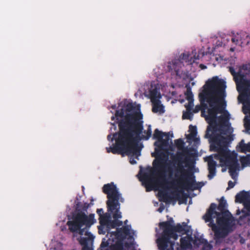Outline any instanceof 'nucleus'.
Instances as JSON below:
<instances>
[{"instance_id":"1","label":"nucleus","mask_w":250,"mask_h":250,"mask_svg":"<svg viewBox=\"0 0 250 250\" xmlns=\"http://www.w3.org/2000/svg\"><path fill=\"white\" fill-rule=\"evenodd\" d=\"M143 114L141 112H135L127 114L124 119L118 121L119 129L118 138L116 139V145L111 149L113 154H123L133 153L137 156L140 155L138 148V143L142 139L147 140L151 135V126H148L147 130L141 134L144 129Z\"/></svg>"},{"instance_id":"2","label":"nucleus","mask_w":250,"mask_h":250,"mask_svg":"<svg viewBox=\"0 0 250 250\" xmlns=\"http://www.w3.org/2000/svg\"><path fill=\"white\" fill-rule=\"evenodd\" d=\"M204 87V89L199 94L201 105H196L193 112L197 113L201 110V116L209 125L215 124L216 115L222 113L227 105L224 100L226 82L215 76L208 80Z\"/></svg>"},{"instance_id":"3","label":"nucleus","mask_w":250,"mask_h":250,"mask_svg":"<svg viewBox=\"0 0 250 250\" xmlns=\"http://www.w3.org/2000/svg\"><path fill=\"white\" fill-rule=\"evenodd\" d=\"M216 209V205L211 203L203 218L206 222H209L208 226L214 233L215 244L220 245L233 230L235 219L229 211L218 212Z\"/></svg>"},{"instance_id":"4","label":"nucleus","mask_w":250,"mask_h":250,"mask_svg":"<svg viewBox=\"0 0 250 250\" xmlns=\"http://www.w3.org/2000/svg\"><path fill=\"white\" fill-rule=\"evenodd\" d=\"M94 216V214L87 215L83 211L79 210L73 214L71 220L68 221L66 223L69 230L73 233V238L80 235L77 240L83 246L82 250H93L89 245L92 244L95 237L89 229L96 222Z\"/></svg>"},{"instance_id":"5","label":"nucleus","mask_w":250,"mask_h":250,"mask_svg":"<svg viewBox=\"0 0 250 250\" xmlns=\"http://www.w3.org/2000/svg\"><path fill=\"white\" fill-rule=\"evenodd\" d=\"M210 131H211L210 127H208L205 136V138L209 139L210 150L217 152L218 153L214 155L215 159L219 160L222 166L229 167L230 175L234 178L233 175L238 166L237 154L231 153L227 149V141L225 137L220 134H214L213 132L212 134H210Z\"/></svg>"},{"instance_id":"6","label":"nucleus","mask_w":250,"mask_h":250,"mask_svg":"<svg viewBox=\"0 0 250 250\" xmlns=\"http://www.w3.org/2000/svg\"><path fill=\"white\" fill-rule=\"evenodd\" d=\"M175 144L178 149H182V151L178 152L174 160L178 162L177 167L175 168V177L178 186L187 190H194L197 189L201 187L197 186L195 180V176L193 172L189 168L186 169L183 166V158L186 155L191 156L187 147H184V142L182 139H177Z\"/></svg>"},{"instance_id":"7","label":"nucleus","mask_w":250,"mask_h":250,"mask_svg":"<svg viewBox=\"0 0 250 250\" xmlns=\"http://www.w3.org/2000/svg\"><path fill=\"white\" fill-rule=\"evenodd\" d=\"M159 227L163 230L162 233L157 235L156 243L159 250H174L175 241L177 240V232L184 234L188 232L186 229L187 223L183 222L182 225L177 224H171L170 221H165L159 223Z\"/></svg>"},{"instance_id":"8","label":"nucleus","mask_w":250,"mask_h":250,"mask_svg":"<svg viewBox=\"0 0 250 250\" xmlns=\"http://www.w3.org/2000/svg\"><path fill=\"white\" fill-rule=\"evenodd\" d=\"M165 160L162 157L158 156L152 163L153 167L150 169V174L146 173L143 174L142 177L145 181L147 192L151 191L153 189L152 178L154 176H158L160 179H162V183L168 184L165 179Z\"/></svg>"},{"instance_id":"9","label":"nucleus","mask_w":250,"mask_h":250,"mask_svg":"<svg viewBox=\"0 0 250 250\" xmlns=\"http://www.w3.org/2000/svg\"><path fill=\"white\" fill-rule=\"evenodd\" d=\"M103 191L107 195L108 200L106 201L107 210H113L117 208H120L119 201L123 202L124 200L121 197L118 189L113 182L104 185Z\"/></svg>"},{"instance_id":"10","label":"nucleus","mask_w":250,"mask_h":250,"mask_svg":"<svg viewBox=\"0 0 250 250\" xmlns=\"http://www.w3.org/2000/svg\"><path fill=\"white\" fill-rule=\"evenodd\" d=\"M229 71L233 77L238 92L250 101V80L247 79L241 71L236 72L232 67H229Z\"/></svg>"},{"instance_id":"11","label":"nucleus","mask_w":250,"mask_h":250,"mask_svg":"<svg viewBox=\"0 0 250 250\" xmlns=\"http://www.w3.org/2000/svg\"><path fill=\"white\" fill-rule=\"evenodd\" d=\"M98 232L99 234H104L107 233L106 235L105 241H108L110 240V242L112 243V244L116 243V241H117V239L114 238L111 236V234H115L117 232L119 231L121 232V234L124 236V238L123 239V243L124 244V240L125 239L127 236H129L130 234V229L129 228L128 226H124L121 228H117L115 231L111 232L108 228H107V226L105 225H100L98 227Z\"/></svg>"},{"instance_id":"12","label":"nucleus","mask_w":250,"mask_h":250,"mask_svg":"<svg viewBox=\"0 0 250 250\" xmlns=\"http://www.w3.org/2000/svg\"><path fill=\"white\" fill-rule=\"evenodd\" d=\"M111 236L117 239L116 243L112 244L110 240L105 241V239L103 238L100 248L98 250H124L123 243V235L118 231L115 234H111Z\"/></svg>"},{"instance_id":"13","label":"nucleus","mask_w":250,"mask_h":250,"mask_svg":"<svg viewBox=\"0 0 250 250\" xmlns=\"http://www.w3.org/2000/svg\"><path fill=\"white\" fill-rule=\"evenodd\" d=\"M154 139L158 140V142L154 143V146L161 150H164L165 147L169 145V132H163L158 129H155L153 135Z\"/></svg>"},{"instance_id":"14","label":"nucleus","mask_w":250,"mask_h":250,"mask_svg":"<svg viewBox=\"0 0 250 250\" xmlns=\"http://www.w3.org/2000/svg\"><path fill=\"white\" fill-rule=\"evenodd\" d=\"M119 107H121L120 109L116 110L115 116L117 118L120 117L122 119L128 114H131L137 111H134L135 107L131 103L121 102L119 104Z\"/></svg>"},{"instance_id":"15","label":"nucleus","mask_w":250,"mask_h":250,"mask_svg":"<svg viewBox=\"0 0 250 250\" xmlns=\"http://www.w3.org/2000/svg\"><path fill=\"white\" fill-rule=\"evenodd\" d=\"M184 64L179 60H176L169 62L168 65V70L171 73L175 74L180 78H185L188 76V72H183L181 70V68Z\"/></svg>"},{"instance_id":"16","label":"nucleus","mask_w":250,"mask_h":250,"mask_svg":"<svg viewBox=\"0 0 250 250\" xmlns=\"http://www.w3.org/2000/svg\"><path fill=\"white\" fill-rule=\"evenodd\" d=\"M120 208H117L116 209L113 210H107L108 212L113 213V218H114L113 220H111L110 219L107 225V228H109L110 230L111 229H114L116 227L121 226L123 224V222L122 221L118 220L119 218H122L121 212L120 211Z\"/></svg>"},{"instance_id":"17","label":"nucleus","mask_w":250,"mask_h":250,"mask_svg":"<svg viewBox=\"0 0 250 250\" xmlns=\"http://www.w3.org/2000/svg\"><path fill=\"white\" fill-rule=\"evenodd\" d=\"M223 113V115H220L218 117L217 116L215 119V124L209 125V126L208 127H210V129H211V132H215L216 131L217 129V122L220 124H224L227 122L229 119V114L227 110H226L225 109L224 111L222 113Z\"/></svg>"},{"instance_id":"18","label":"nucleus","mask_w":250,"mask_h":250,"mask_svg":"<svg viewBox=\"0 0 250 250\" xmlns=\"http://www.w3.org/2000/svg\"><path fill=\"white\" fill-rule=\"evenodd\" d=\"M192 237L191 235H187L185 237H182L180 239V248L181 250H184L190 248L192 246L191 242ZM176 250H180V245L178 243H176Z\"/></svg>"},{"instance_id":"19","label":"nucleus","mask_w":250,"mask_h":250,"mask_svg":"<svg viewBox=\"0 0 250 250\" xmlns=\"http://www.w3.org/2000/svg\"><path fill=\"white\" fill-rule=\"evenodd\" d=\"M208 159V170L209 173L208 177L209 179H211L216 175L217 163L213 160L211 156H210Z\"/></svg>"},{"instance_id":"20","label":"nucleus","mask_w":250,"mask_h":250,"mask_svg":"<svg viewBox=\"0 0 250 250\" xmlns=\"http://www.w3.org/2000/svg\"><path fill=\"white\" fill-rule=\"evenodd\" d=\"M235 201L243 204L250 201V192L244 190L240 192L235 196Z\"/></svg>"},{"instance_id":"21","label":"nucleus","mask_w":250,"mask_h":250,"mask_svg":"<svg viewBox=\"0 0 250 250\" xmlns=\"http://www.w3.org/2000/svg\"><path fill=\"white\" fill-rule=\"evenodd\" d=\"M152 103V111L153 113H164V106L161 104V102L159 100H156L151 101Z\"/></svg>"},{"instance_id":"22","label":"nucleus","mask_w":250,"mask_h":250,"mask_svg":"<svg viewBox=\"0 0 250 250\" xmlns=\"http://www.w3.org/2000/svg\"><path fill=\"white\" fill-rule=\"evenodd\" d=\"M228 204L227 201L224 199V197H222L220 199L218 206H216V209L219 211L218 212H224L229 211L227 208Z\"/></svg>"},{"instance_id":"23","label":"nucleus","mask_w":250,"mask_h":250,"mask_svg":"<svg viewBox=\"0 0 250 250\" xmlns=\"http://www.w3.org/2000/svg\"><path fill=\"white\" fill-rule=\"evenodd\" d=\"M149 98L151 101L159 100L161 98L160 93L158 91V89L155 87L149 90Z\"/></svg>"},{"instance_id":"24","label":"nucleus","mask_w":250,"mask_h":250,"mask_svg":"<svg viewBox=\"0 0 250 250\" xmlns=\"http://www.w3.org/2000/svg\"><path fill=\"white\" fill-rule=\"evenodd\" d=\"M189 131L190 132V134L188 136V139L195 140L196 136L197 134V127L196 126H193L191 125L189 126Z\"/></svg>"},{"instance_id":"25","label":"nucleus","mask_w":250,"mask_h":250,"mask_svg":"<svg viewBox=\"0 0 250 250\" xmlns=\"http://www.w3.org/2000/svg\"><path fill=\"white\" fill-rule=\"evenodd\" d=\"M118 133H119V132L118 133H114L113 135L110 134H109L107 137V140L109 141L113 142L114 140H115V142H116L115 144L113 146H112V147H114L116 145V139L118 138ZM111 147H112V146L109 147V148H111ZM108 148H109V147H106V148L107 152H108V153L112 152H112L111 151H110L111 149H108Z\"/></svg>"},{"instance_id":"26","label":"nucleus","mask_w":250,"mask_h":250,"mask_svg":"<svg viewBox=\"0 0 250 250\" xmlns=\"http://www.w3.org/2000/svg\"><path fill=\"white\" fill-rule=\"evenodd\" d=\"M110 218V215H107V214H105L104 215H102V216L100 217L99 219L100 225L107 226Z\"/></svg>"},{"instance_id":"27","label":"nucleus","mask_w":250,"mask_h":250,"mask_svg":"<svg viewBox=\"0 0 250 250\" xmlns=\"http://www.w3.org/2000/svg\"><path fill=\"white\" fill-rule=\"evenodd\" d=\"M186 99L188 101H190V103L193 102V94L191 91V88L189 86H188L187 88V91L185 93Z\"/></svg>"},{"instance_id":"28","label":"nucleus","mask_w":250,"mask_h":250,"mask_svg":"<svg viewBox=\"0 0 250 250\" xmlns=\"http://www.w3.org/2000/svg\"><path fill=\"white\" fill-rule=\"evenodd\" d=\"M240 162L242 166H247L250 163V155H248L246 156L242 157L240 158Z\"/></svg>"},{"instance_id":"29","label":"nucleus","mask_w":250,"mask_h":250,"mask_svg":"<svg viewBox=\"0 0 250 250\" xmlns=\"http://www.w3.org/2000/svg\"><path fill=\"white\" fill-rule=\"evenodd\" d=\"M192 113L190 111L187 110V111L183 113L182 118L183 119H189L191 120L192 118Z\"/></svg>"},{"instance_id":"30","label":"nucleus","mask_w":250,"mask_h":250,"mask_svg":"<svg viewBox=\"0 0 250 250\" xmlns=\"http://www.w3.org/2000/svg\"><path fill=\"white\" fill-rule=\"evenodd\" d=\"M239 146L242 152H244L246 150H248V146L244 143V140H242L239 143Z\"/></svg>"},{"instance_id":"31","label":"nucleus","mask_w":250,"mask_h":250,"mask_svg":"<svg viewBox=\"0 0 250 250\" xmlns=\"http://www.w3.org/2000/svg\"><path fill=\"white\" fill-rule=\"evenodd\" d=\"M244 209H242V212H244V209H246L247 211V214L249 215L250 214V201L243 204Z\"/></svg>"},{"instance_id":"32","label":"nucleus","mask_w":250,"mask_h":250,"mask_svg":"<svg viewBox=\"0 0 250 250\" xmlns=\"http://www.w3.org/2000/svg\"><path fill=\"white\" fill-rule=\"evenodd\" d=\"M212 248V246L211 245L209 244L208 241L203 244V246L202 248L203 250H211Z\"/></svg>"},{"instance_id":"33","label":"nucleus","mask_w":250,"mask_h":250,"mask_svg":"<svg viewBox=\"0 0 250 250\" xmlns=\"http://www.w3.org/2000/svg\"><path fill=\"white\" fill-rule=\"evenodd\" d=\"M188 104L185 105V107L187 108V110L188 111H191L192 106H193V102L190 103V101H188Z\"/></svg>"},{"instance_id":"34","label":"nucleus","mask_w":250,"mask_h":250,"mask_svg":"<svg viewBox=\"0 0 250 250\" xmlns=\"http://www.w3.org/2000/svg\"><path fill=\"white\" fill-rule=\"evenodd\" d=\"M97 213L99 216V217L102 215H104L105 214L104 213V210L103 208H98L97 209Z\"/></svg>"},{"instance_id":"35","label":"nucleus","mask_w":250,"mask_h":250,"mask_svg":"<svg viewBox=\"0 0 250 250\" xmlns=\"http://www.w3.org/2000/svg\"><path fill=\"white\" fill-rule=\"evenodd\" d=\"M244 125L246 129H247L248 130H250V121L245 122Z\"/></svg>"},{"instance_id":"36","label":"nucleus","mask_w":250,"mask_h":250,"mask_svg":"<svg viewBox=\"0 0 250 250\" xmlns=\"http://www.w3.org/2000/svg\"><path fill=\"white\" fill-rule=\"evenodd\" d=\"M197 240L199 241L200 244H204L207 241V239L203 238H198Z\"/></svg>"},{"instance_id":"37","label":"nucleus","mask_w":250,"mask_h":250,"mask_svg":"<svg viewBox=\"0 0 250 250\" xmlns=\"http://www.w3.org/2000/svg\"><path fill=\"white\" fill-rule=\"evenodd\" d=\"M234 185H235V183H233L231 181H229L228 182V188H233L234 187Z\"/></svg>"},{"instance_id":"38","label":"nucleus","mask_w":250,"mask_h":250,"mask_svg":"<svg viewBox=\"0 0 250 250\" xmlns=\"http://www.w3.org/2000/svg\"><path fill=\"white\" fill-rule=\"evenodd\" d=\"M243 68L244 70H248L250 73V64L244 65Z\"/></svg>"},{"instance_id":"39","label":"nucleus","mask_w":250,"mask_h":250,"mask_svg":"<svg viewBox=\"0 0 250 250\" xmlns=\"http://www.w3.org/2000/svg\"><path fill=\"white\" fill-rule=\"evenodd\" d=\"M162 196L163 198V201L164 202H166V201H167V199L169 198V196H168V195L167 193H164L162 195Z\"/></svg>"},{"instance_id":"40","label":"nucleus","mask_w":250,"mask_h":250,"mask_svg":"<svg viewBox=\"0 0 250 250\" xmlns=\"http://www.w3.org/2000/svg\"><path fill=\"white\" fill-rule=\"evenodd\" d=\"M231 41L232 42L234 43L235 44H237L239 43V40L236 39L235 37H233L231 38Z\"/></svg>"},{"instance_id":"41","label":"nucleus","mask_w":250,"mask_h":250,"mask_svg":"<svg viewBox=\"0 0 250 250\" xmlns=\"http://www.w3.org/2000/svg\"><path fill=\"white\" fill-rule=\"evenodd\" d=\"M88 207H89V204L86 203H85L83 205V210H86L88 208Z\"/></svg>"},{"instance_id":"42","label":"nucleus","mask_w":250,"mask_h":250,"mask_svg":"<svg viewBox=\"0 0 250 250\" xmlns=\"http://www.w3.org/2000/svg\"><path fill=\"white\" fill-rule=\"evenodd\" d=\"M185 160H186V162L188 163H192V165H193V167H194V163H193V162L192 161H190L189 158H186L185 159Z\"/></svg>"},{"instance_id":"43","label":"nucleus","mask_w":250,"mask_h":250,"mask_svg":"<svg viewBox=\"0 0 250 250\" xmlns=\"http://www.w3.org/2000/svg\"><path fill=\"white\" fill-rule=\"evenodd\" d=\"M129 162L131 164H136V161L133 158H130Z\"/></svg>"},{"instance_id":"44","label":"nucleus","mask_w":250,"mask_h":250,"mask_svg":"<svg viewBox=\"0 0 250 250\" xmlns=\"http://www.w3.org/2000/svg\"><path fill=\"white\" fill-rule=\"evenodd\" d=\"M164 206H160L158 209V211L159 212H162L163 211V210H164Z\"/></svg>"},{"instance_id":"45","label":"nucleus","mask_w":250,"mask_h":250,"mask_svg":"<svg viewBox=\"0 0 250 250\" xmlns=\"http://www.w3.org/2000/svg\"><path fill=\"white\" fill-rule=\"evenodd\" d=\"M200 67L202 69L206 68V66L204 65V64H200Z\"/></svg>"},{"instance_id":"46","label":"nucleus","mask_w":250,"mask_h":250,"mask_svg":"<svg viewBox=\"0 0 250 250\" xmlns=\"http://www.w3.org/2000/svg\"><path fill=\"white\" fill-rule=\"evenodd\" d=\"M115 118H116L117 120H118V118H119V117L117 118V117H116V116H115V117H114V116H112V117H111V120H112V121H113V120L115 119Z\"/></svg>"},{"instance_id":"47","label":"nucleus","mask_w":250,"mask_h":250,"mask_svg":"<svg viewBox=\"0 0 250 250\" xmlns=\"http://www.w3.org/2000/svg\"><path fill=\"white\" fill-rule=\"evenodd\" d=\"M111 108L112 109H115L116 108V105L115 104V105H113L111 106Z\"/></svg>"},{"instance_id":"48","label":"nucleus","mask_w":250,"mask_h":250,"mask_svg":"<svg viewBox=\"0 0 250 250\" xmlns=\"http://www.w3.org/2000/svg\"><path fill=\"white\" fill-rule=\"evenodd\" d=\"M169 221H170V223L171 224H172V223H173V219L172 218H171L170 219V220H169Z\"/></svg>"},{"instance_id":"49","label":"nucleus","mask_w":250,"mask_h":250,"mask_svg":"<svg viewBox=\"0 0 250 250\" xmlns=\"http://www.w3.org/2000/svg\"><path fill=\"white\" fill-rule=\"evenodd\" d=\"M170 184H171L172 186H174L175 185L174 182H171Z\"/></svg>"},{"instance_id":"50","label":"nucleus","mask_w":250,"mask_h":250,"mask_svg":"<svg viewBox=\"0 0 250 250\" xmlns=\"http://www.w3.org/2000/svg\"><path fill=\"white\" fill-rule=\"evenodd\" d=\"M219 250H227V248H223V249H219Z\"/></svg>"},{"instance_id":"51","label":"nucleus","mask_w":250,"mask_h":250,"mask_svg":"<svg viewBox=\"0 0 250 250\" xmlns=\"http://www.w3.org/2000/svg\"><path fill=\"white\" fill-rule=\"evenodd\" d=\"M127 222V220H126L125 221V223L126 224Z\"/></svg>"}]
</instances>
